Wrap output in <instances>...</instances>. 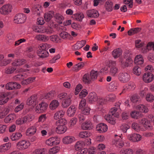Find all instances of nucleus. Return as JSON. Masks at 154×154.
I'll use <instances>...</instances> for the list:
<instances>
[{
    "mask_svg": "<svg viewBox=\"0 0 154 154\" xmlns=\"http://www.w3.org/2000/svg\"><path fill=\"white\" fill-rule=\"evenodd\" d=\"M127 137L128 140L133 142H138L142 139V136L140 134L135 133L128 134Z\"/></svg>",
    "mask_w": 154,
    "mask_h": 154,
    "instance_id": "9d476101",
    "label": "nucleus"
},
{
    "mask_svg": "<svg viewBox=\"0 0 154 154\" xmlns=\"http://www.w3.org/2000/svg\"><path fill=\"white\" fill-rule=\"evenodd\" d=\"M47 152L46 149L38 148L35 149L32 152V154H46Z\"/></svg>",
    "mask_w": 154,
    "mask_h": 154,
    "instance_id": "8fccbe9b",
    "label": "nucleus"
},
{
    "mask_svg": "<svg viewBox=\"0 0 154 154\" xmlns=\"http://www.w3.org/2000/svg\"><path fill=\"white\" fill-rule=\"evenodd\" d=\"M12 5L10 4L4 5L0 8V14L3 15H8L12 11Z\"/></svg>",
    "mask_w": 154,
    "mask_h": 154,
    "instance_id": "39448f33",
    "label": "nucleus"
},
{
    "mask_svg": "<svg viewBox=\"0 0 154 154\" xmlns=\"http://www.w3.org/2000/svg\"><path fill=\"white\" fill-rule=\"evenodd\" d=\"M119 85V83L117 81H113L110 82L109 86V90L113 92L116 91Z\"/></svg>",
    "mask_w": 154,
    "mask_h": 154,
    "instance_id": "a211bd4d",
    "label": "nucleus"
},
{
    "mask_svg": "<svg viewBox=\"0 0 154 154\" xmlns=\"http://www.w3.org/2000/svg\"><path fill=\"white\" fill-rule=\"evenodd\" d=\"M140 115V112L136 110H134L130 113L131 117L134 119H137L139 118Z\"/></svg>",
    "mask_w": 154,
    "mask_h": 154,
    "instance_id": "5fc2aeb1",
    "label": "nucleus"
},
{
    "mask_svg": "<svg viewBox=\"0 0 154 154\" xmlns=\"http://www.w3.org/2000/svg\"><path fill=\"white\" fill-rule=\"evenodd\" d=\"M113 144L117 147L121 148L124 145V142L122 140V138L119 137V138H116L112 141Z\"/></svg>",
    "mask_w": 154,
    "mask_h": 154,
    "instance_id": "aec40b11",
    "label": "nucleus"
},
{
    "mask_svg": "<svg viewBox=\"0 0 154 154\" xmlns=\"http://www.w3.org/2000/svg\"><path fill=\"white\" fill-rule=\"evenodd\" d=\"M35 78L34 77H29L27 79L23 80L21 84L23 85L28 84L33 82L35 79Z\"/></svg>",
    "mask_w": 154,
    "mask_h": 154,
    "instance_id": "6e6d98bb",
    "label": "nucleus"
},
{
    "mask_svg": "<svg viewBox=\"0 0 154 154\" xmlns=\"http://www.w3.org/2000/svg\"><path fill=\"white\" fill-rule=\"evenodd\" d=\"M91 134V133L89 131H85L79 132V136L80 138H85L90 137Z\"/></svg>",
    "mask_w": 154,
    "mask_h": 154,
    "instance_id": "de8ad7c7",
    "label": "nucleus"
},
{
    "mask_svg": "<svg viewBox=\"0 0 154 154\" xmlns=\"http://www.w3.org/2000/svg\"><path fill=\"white\" fill-rule=\"evenodd\" d=\"M119 62L122 66L123 67H127L131 66L133 61L130 57L127 58L125 62L123 61V58L120 57L119 58Z\"/></svg>",
    "mask_w": 154,
    "mask_h": 154,
    "instance_id": "2eb2a0df",
    "label": "nucleus"
},
{
    "mask_svg": "<svg viewBox=\"0 0 154 154\" xmlns=\"http://www.w3.org/2000/svg\"><path fill=\"white\" fill-rule=\"evenodd\" d=\"M131 128L135 131L137 132H140V131H144V128H142L139 124L136 122L132 123Z\"/></svg>",
    "mask_w": 154,
    "mask_h": 154,
    "instance_id": "bb28decb",
    "label": "nucleus"
},
{
    "mask_svg": "<svg viewBox=\"0 0 154 154\" xmlns=\"http://www.w3.org/2000/svg\"><path fill=\"white\" fill-rule=\"evenodd\" d=\"M31 145L30 143L26 140H20L16 144L17 148L20 150H23L29 148Z\"/></svg>",
    "mask_w": 154,
    "mask_h": 154,
    "instance_id": "423d86ee",
    "label": "nucleus"
},
{
    "mask_svg": "<svg viewBox=\"0 0 154 154\" xmlns=\"http://www.w3.org/2000/svg\"><path fill=\"white\" fill-rule=\"evenodd\" d=\"M72 97L71 95L64 92L61 93L58 96V99L62 100V106L64 108L67 107L71 104Z\"/></svg>",
    "mask_w": 154,
    "mask_h": 154,
    "instance_id": "f257e3e1",
    "label": "nucleus"
},
{
    "mask_svg": "<svg viewBox=\"0 0 154 154\" xmlns=\"http://www.w3.org/2000/svg\"><path fill=\"white\" fill-rule=\"evenodd\" d=\"M86 43V41L85 40L78 42L74 46L75 48V49L77 50L81 48L85 45Z\"/></svg>",
    "mask_w": 154,
    "mask_h": 154,
    "instance_id": "37998d69",
    "label": "nucleus"
},
{
    "mask_svg": "<svg viewBox=\"0 0 154 154\" xmlns=\"http://www.w3.org/2000/svg\"><path fill=\"white\" fill-rule=\"evenodd\" d=\"M16 70V68L15 67H8L5 68V72L7 74H10L13 73Z\"/></svg>",
    "mask_w": 154,
    "mask_h": 154,
    "instance_id": "69168bd1",
    "label": "nucleus"
},
{
    "mask_svg": "<svg viewBox=\"0 0 154 154\" xmlns=\"http://www.w3.org/2000/svg\"><path fill=\"white\" fill-rule=\"evenodd\" d=\"M65 113V111L63 110H60L57 111L54 116V118L57 120L63 117Z\"/></svg>",
    "mask_w": 154,
    "mask_h": 154,
    "instance_id": "2f4dec72",
    "label": "nucleus"
},
{
    "mask_svg": "<svg viewBox=\"0 0 154 154\" xmlns=\"http://www.w3.org/2000/svg\"><path fill=\"white\" fill-rule=\"evenodd\" d=\"M54 17L57 22L60 24H62L64 18L61 14L59 13L56 14L54 16Z\"/></svg>",
    "mask_w": 154,
    "mask_h": 154,
    "instance_id": "a18cd8bd",
    "label": "nucleus"
},
{
    "mask_svg": "<svg viewBox=\"0 0 154 154\" xmlns=\"http://www.w3.org/2000/svg\"><path fill=\"white\" fill-rule=\"evenodd\" d=\"M51 47V45L49 44L43 43L38 45L37 51H47V50Z\"/></svg>",
    "mask_w": 154,
    "mask_h": 154,
    "instance_id": "473e14b6",
    "label": "nucleus"
},
{
    "mask_svg": "<svg viewBox=\"0 0 154 154\" xmlns=\"http://www.w3.org/2000/svg\"><path fill=\"white\" fill-rule=\"evenodd\" d=\"M60 150V147L58 146H54L51 148L50 149L48 150L49 154H56Z\"/></svg>",
    "mask_w": 154,
    "mask_h": 154,
    "instance_id": "4d7b16f0",
    "label": "nucleus"
},
{
    "mask_svg": "<svg viewBox=\"0 0 154 154\" xmlns=\"http://www.w3.org/2000/svg\"><path fill=\"white\" fill-rule=\"evenodd\" d=\"M113 4L112 2L108 0L106 1L105 4L106 10L108 12L112 11L113 9Z\"/></svg>",
    "mask_w": 154,
    "mask_h": 154,
    "instance_id": "e433bc0d",
    "label": "nucleus"
},
{
    "mask_svg": "<svg viewBox=\"0 0 154 154\" xmlns=\"http://www.w3.org/2000/svg\"><path fill=\"white\" fill-rule=\"evenodd\" d=\"M35 118V116L32 114L27 115L23 118L24 120V122H25V123L32 121Z\"/></svg>",
    "mask_w": 154,
    "mask_h": 154,
    "instance_id": "79ce46f5",
    "label": "nucleus"
},
{
    "mask_svg": "<svg viewBox=\"0 0 154 154\" xmlns=\"http://www.w3.org/2000/svg\"><path fill=\"white\" fill-rule=\"evenodd\" d=\"M136 109L142 112L146 113L149 111L147 107L143 104H140L136 107Z\"/></svg>",
    "mask_w": 154,
    "mask_h": 154,
    "instance_id": "4c0bfd02",
    "label": "nucleus"
},
{
    "mask_svg": "<svg viewBox=\"0 0 154 154\" xmlns=\"http://www.w3.org/2000/svg\"><path fill=\"white\" fill-rule=\"evenodd\" d=\"M25 60L23 59H19L14 60L12 63V65L14 66H19L25 63Z\"/></svg>",
    "mask_w": 154,
    "mask_h": 154,
    "instance_id": "49530a36",
    "label": "nucleus"
},
{
    "mask_svg": "<svg viewBox=\"0 0 154 154\" xmlns=\"http://www.w3.org/2000/svg\"><path fill=\"white\" fill-rule=\"evenodd\" d=\"M139 123L142 128H144V131L146 130H151L153 127L149 121L145 118H143L139 121Z\"/></svg>",
    "mask_w": 154,
    "mask_h": 154,
    "instance_id": "0eeeda50",
    "label": "nucleus"
},
{
    "mask_svg": "<svg viewBox=\"0 0 154 154\" xmlns=\"http://www.w3.org/2000/svg\"><path fill=\"white\" fill-rule=\"evenodd\" d=\"M37 129L35 126H32L28 128L26 131L27 135L34 134L36 132Z\"/></svg>",
    "mask_w": 154,
    "mask_h": 154,
    "instance_id": "72a5a7b5",
    "label": "nucleus"
},
{
    "mask_svg": "<svg viewBox=\"0 0 154 154\" xmlns=\"http://www.w3.org/2000/svg\"><path fill=\"white\" fill-rule=\"evenodd\" d=\"M22 136V135L20 132H16L13 133L11 135L10 138L12 141H17L20 139Z\"/></svg>",
    "mask_w": 154,
    "mask_h": 154,
    "instance_id": "c756f323",
    "label": "nucleus"
},
{
    "mask_svg": "<svg viewBox=\"0 0 154 154\" xmlns=\"http://www.w3.org/2000/svg\"><path fill=\"white\" fill-rule=\"evenodd\" d=\"M86 14L88 17L94 18H97L99 15L98 11L94 9L87 11H86Z\"/></svg>",
    "mask_w": 154,
    "mask_h": 154,
    "instance_id": "412c9836",
    "label": "nucleus"
},
{
    "mask_svg": "<svg viewBox=\"0 0 154 154\" xmlns=\"http://www.w3.org/2000/svg\"><path fill=\"white\" fill-rule=\"evenodd\" d=\"M81 128L84 130H90L93 128V125L90 120H87L82 124Z\"/></svg>",
    "mask_w": 154,
    "mask_h": 154,
    "instance_id": "f3484780",
    "label": "nucleus"
},
{
    "mask_svg": "<svg viewBox=\"0 0 154 154\" xmlns=\"http://www.w3.org/2000/svg\"><path fill=\"white\" fill-rule=\"evenodd\" d=\"M27 17L26 15L23 13H19L16 14L14 17V21L17 24H22L26 21Z\"/></svg>",
    "mask_w": 154,
    "mask_h": 154,
    "instance_id": "6e6552de",
    "label": "nucleus"
},
{
    "mask_svg": "<svg viewBox=\"0 0 154 154\" xmlns=\"http://www.w3.org/2000/svg\"><path fill=\"white\" fill-rule=\"evenodd\" d=\"M42 6L39 4L34 5L32 8V11L35 12V14H38L41 11Z\"/></svg>",
    "mask_w": 154,
    "mask_h": 154,
    "instance_id": "13d9d810",
    "label": "nucleus"
},
{
    "mask_svg": "<svg viewBox=\"0 0 154 154\" xmlns=\"http://www.w3.org/2000/svg\"><path fill=\"white\" fill-rule=\"evenodd\" d=\"M37 54L39 57L43 58L48 57L49 55V53L47 51H37Z\"/></svg>",
    "mask_w": 154,
    "mask_h": 154,
    "instance_id": "c9c22d12",
    "label": "nucleus"
},
{
    "mask_svg": "<svg viewBox=\"0 0 154 154\" xmlns=\"http://www.w3.org/2000/svg\"><path fill=\"white\" fill-rule=\"evenodd\" d=\"M59 36L61 38L64 40L69 39L71 37V35L69 34L65 31L60 33L59 34Z\"/></svg>",
    "mask_w": 154,
    "mask_h": 154,
    "instance_id": "09e8293b",
    "label": "nucleus"
},
{
    "mask_svg": "<svg viewBox=\"0 0 154 154\" xmlns=\"http://www.w3.org/2000/svg\"><path fill=\"white\" fill-rule=\"evenodd\" d=\"M118 78L121 82L125 83L130 80L131 77L129 72L123 71L121 72L119 74Z\"/></svg>",
    "mask_w": 154,
    "mask_h": 154,
    "instance_id": "20e7f679",
    "label": "nucleus"
},
{
    "mask_svg": "<svg viewBox=\"0 0 154 154\" xmlns=\"http://www.w3.org/2000/svg\"><path fill=\"white\" fill-rule=\"evenodd\" d=\"M122 51L119 48L114 49L112 52V55L114 59H117L122 54Z\"/></svg>",
    "mask_w": 154,
    "mask_h": 154,
    "instance_id": "393cba45",
    "label": "nucleus"
},
{
    "mask_svg": "<svg viewBox=\"0 0 154 154\" xmlns=\"http://www.w3.org/2000/svg\"><path fill=\"white\" fill-rule=\"evenodd\" d=\"M32 29L36 32L45 33L49 35L53 34L54 32L53 29L49 26L46 27L35 25L32 26Z\"/></svg>",
    "mask_w": 154,
    "mask_h": 154,
    "instance_id": "f03ea898",
    "label": "nucleus"
},
{
    "mask_svg": "<svg viewBox=\"0 0 154 154\" xmlns=\"http://www.w3.org/2000/svg\"><path fill=\"white\" fill-rule=\"evenodd\" d=\"M96 129L100 133L105 132L108 129L107 125L103 123L98 124L96 126Z\"/></svg>",
    "mask_w": 154,
    "mask_h": 154,
    "instance_id": "4be33fe9",
    "label": "nucleus"
},
{
    "mask_svg": "<svg viewBox=\"0 0 154 154\" xmlns=\"http://www.w3.org/2000/svg\"><path fill=\"white\" fill-rule=\"evenodd\" d=\"M60 103L57 100H52L50 103L49 107L50 109L53 110L56 109L59 106Z\"/></svg>",
    "mask_w": 154,
    "mask_h": 154,
    "instance_id": "cd10ccee",
    "label": "nucleus"
},
{
    "mask_svg": "<svg viewBox=\"0 0 154 154\" xmlns=\"http://www.w3.org/2000/svg\"><path fill=\"white\" fill-rule=\"evenodd\" d=\"M38 102L37 96L33 95L28 98L26 103L28 106L34 107Z\"/></svg>",
    "mask_w": 154,
    "mask_h": 154,
    "instance_id": "9b49d317",
    "label": "nucleus"
},
{
    "mask_svg": "<svg viewBox=\"0 0 154 154\" xmlns=\"http://www.w3.org/2000/svg\"><path fill=\"white\" fill-rule=\"evenodd\" d=\"M15 39V36L14 34H9L7 35L6 40L10 44H12Z\"/></svg>",
    "mask_w": 154,
    "mask_h": 154,
    "instance_id": "a19ab883",
    "label": "nucleus"
},
{
    "mask_svg": "<svg viewBox=\"0 0 154 154\" xmlns=\"http://www.w3.org/2000/svg\"><path fill=\"white\" fill-rule=\"evenodd\" d=\"M134 62L137 65L143 64L144 62V59L142 56L140 54L136 55L134 60Z\"/></svg>",
    "mask_w": 154,
    "mask_h": 154,
    "instance_id": "7c9ffc66",
    "label": "nucleus"
},
{
    "mask_svg": "<svg viewBox=\"0 0 154 154\" xmlns=\"http://www.w3.org/2000/svg\"><path fill=\"white\" fill-rule=\"evenodd\" d=\"M47 117L46 114H42L39 117L37 123H42L45 121Z\"/></svg>",
    "mask_w": 154,
    "mask_h": 154,
    "instance_id": "338daca9",
    "label": "nucleus"
},
{
    "mask_svg": "<svg viewBox=\"0 0 154 154\" xmlns=\"http://www.w3.org/2000/svg\"><path fill=\"white\" fill-rule=\"evenodd\" d=\"M135 87L136 85L134 83L132 82H130L125 85V88L129 90H133Z\"/></svg>",
    "mask_w": 154,
    "mask_h": 154,
    "instance_id": "bf43d9fd",
    "label": "nucleus"
},
{
    "mask_svg": "<svg viewBox=\"0 0 154 154\" xmlns=\"http://www.w3.org/2000/svg\"><path fill=\"white\" fill-rule=\"evenodd\" d=\"M75 19L78 21H81L84 18V16L82 13H77L75 14Z\"/></svg>",
    "mask_w": 154,
    "mask_h": 154,
    "instance_id": "774afa93",
    "label": "nucleus"
},
{
    "mask_svg": "<svg viewBox=\"0 0 154 154\" xmlns=\"http://www.w3.org/2000/svg\"><path fill=\"white\" fill-rule=\"evenodd\" d=\"M120 152V154H134L133 150L131 148L123 149Z\"/></svg>",
    "mask_w": 154,
    "mask_h": 154,
    "instance_id": "864d4df0",
    "label": "nucleus"
},
{
    "mask_svg": "<svg viewBox=\"0 0 154 154\" xmlns=\"http://www.w3.org/2000/svg\"><path fill=\"white\" fill-rule=\"evenodd\" d=\"M11 146V143L8 142L0 146V152H4L8 150Z\"/></svg>",
    "mask_w": 154,
    "mask_h": 154,
    "instance_id": "c85d7f7f",
    "label": "nucleus"
},
{
    "mask_svg": "<svg viewBox=\"0 0 154 154\" xmlns=\"http://www.w3.org/2000/svg\"><path fill=\"white\" fill-rule=\"evenodd\" d=\"M116 118L114 116L108 113L105 115L104 118L105 120L109 123L112 125H114L116 123Z\"/></svg>",
    "mask_w": 154,
    "mask_h": 154,
    "instance_id": "dca6fc26",
    "label": "nucleus"
},
{
    "mask_svg": "<svg viewBox=\"0 0 154 154\" xmlns=\"http://www.w3.org/2000/svg\"><path fill=\"white\" fill-rule=\"evenodd\" d=\"M77 108L74 105H71L67 109L66 114L69 117L73 116L76 111Z\"/></svg>",
    "mask_w": 154,
    "mask_h": 154,
    "instance_id": "6ab92c4d",
    "label": "nucleus"
},
{
    "mask_svg": "<svg viewBox=\"0 0 154 154\" xmlns=\"http://www.w3.org/2000/svg\"><path fill=\"white\" fill-rule=\"evenodd\" d=\"M82 80L85 84H89L91 82V80L89 74H85L83 76Z\"/></svg>",
    "mask_w": 154,
    "mask_h": 154,
    "instance_id": "680f3d73",
    "label": "nucleus"
},
{
    "mask_svg": "<svg viewBox=\"0 0 154 154\" xmlns=\"http://www.w3.org/2000/svg\"><path fill=\"white\" fill-rule=\"evenodd\" d=\"M154 79V75L150 72L144 73L142 77L143 81L145 83H149L152 82Z\"/></svg>",
    "mask_w": 154,
    "mask_h": 154,
    "instance_id": "ddd939ff",
    "label": "nucleus"
},
{
    "mask_svg": "<svg viewBox=\"0 0 154 154\" xmlns=\"http://www.w3.org/2000/svg\"><path fill=\"white\" fill-rule=\"evenodd\" d=\"M75 147L76 150L81 149L82 148L84 147V141L80 140L77 142L75 145Z\"/></svg>",
    "mask_w": 154,
    "mask_h": 154,
    "instance_id": "3c124183",
    "label": "nucleus"
},
{
    "mask_svg": "<svg viewBox=\"0 0 154 154\" xmlns=\"http://www.w3.org/2000/svg\"><path fill=\"white\" fill-rule=\"evenodd\" d=\"M67 123V121L64 118H62L56 121L55 123L56 133L58 134H62L65 132L67 130V128L65 125Z\"/></svg>",
    "mask_w": 154,
    "mask_h": 154,
    "instance_id": "7ed1b4c3",
    "label": "nucleus"
},
{
    "mask_svg": "<svg viewBox=\"0 0 154 154\" xmlns=\"http://www.w3.org/2000/svg\"><path fill=\"white\" fill-rule=\"evenodd\" d=\"M8 98L6 94H4L0 96V105L5 104L8 101Z\"/></svg>",
    "mask_w": 154,
    "mask_h": 154,
    "instance_id": "c03bdc74",
    "label": "nucleus"
},
{
    "mask_svg": "<svg viewBox=\"0 0 154 154\" xmlns=\"http://www.w3.org/2000/svg\"><path fill=\"white\" fill-rule=\"evenodd\" d=\"M48 106V104L47 103L42 101L36 106L35 111L38 113H43L46 111Z\"/></svg>",
    "mask_w": 154,
    "mask_h": 154,
    "instance_id": "1a4fd4ad",
    "label": "nucleus"
},
{
    "mask_svg": "<svg viewBox=\"0 0 154 154\" xmlns=\"http://www.w3.org/2000/svg\"><path fill=\"white\" fill-rule=\"evenodd\" d=\"M16 117V115L15 114H10L5 118L4 122L6 123L11 122Z\"/></svg>",
    "mask_w": 154,
    "mask_h": 154,
    "instance_id": "f704fd0d",
    "label": "nucleus"
},
{
    "mask_svg": "<svg viewBox=\"0 0 154 154\" xmlns=\"http://www.w3.org/2000/svg\"><path fill=\"white\" fill-rule=\"evenodd\" d=\"M54 15V11H49L45 14L44 17L46 21H49L52 18Z\"/></svg>",
    "mask_w": 154,
    "mask_h": 154,
    "instance_id": "ea45409f",
    "label": "nucleus"
},
{
    "mask_svg": "<svg viewBox=\"0 0 154 154\" xmlns=\"http://www.w3.org/2000/svg\"><path fill=\"white\" fill-rule=\"evenodd\" d=\"M89 102L91 103H93L97 100V96L95 92H91L88 95Z\"/></svg>",
    "mask_w": 154,
    "mask_h": 154,
    "instance_id": "58836bf2",
    "label": "nucleus"
},
{
    "mask_svg": "<svg viewBox=\"0 0 154 154\" xmlns=\"http://www.w3.org/2000/svg\"><path fill=\"white\" fill-rule=\"evenodd\" d=\"M35 38L38 41L43 42H48L49 39V36L45 34L37 35Z\"/></svg>",
    "mask_w": 154,
    "mask_h": 154,
    "instance_id": "b1692460",
    "label": "nucleus"
},
{
    "mask_svg": "<svg viewBox=\"0 0 154 154\" xmlns=\"http://www.w3.org/2000/svg\"><path fill=\"white\" fill-rule=\"evenodd\" d=\"M85 64L83 62L79 63L75 65L73 67V70L75 71H78L82 69L84 66Z\"/></svg>",
    "mask_w": 154,
    "mask_h": 154,
    "instance_id": "052dcab7",
    "label": "nucleus"
},
{
    "mask_svg": "<svg viewBox=\"0 0 154 154\" xmlns=\"http://www.w3.org/2000/svg\"><path fill=\"white\" fill-rule=\"evenodd\" d=\"M133 73L137 75H140L141 73V68L138 66H134L133 69Z\"/></svg>",
    "mask_w": 154,
    "mask_h": 154,
    "instance_id": "e2e57ef3",
    "label": "nucleus"
},
{
    "mask_svg": "<svg viewBox=\"0 0 154 154\" xmlns=\"http://www.w3.org/2000/svg\"><path fill=\"white\" fill-rule=\"evenodd\" d=\"M89 75L91 80H94L97 78L98 72L94 70H92Z\"/></svg>",
    "mask_w": 154,
    "mask_h": 154,
    "instance_id": "0e129e2a",
    "label": "nucleus"
},
{
    "mask_svg": "<svg viewBox=\"0 0 154 154\" xmlns=\"http://www.w3.org/2000/svg\"><path fill=\"white\" fill-rule=\"evenodd\" d=\"M75 140V137L72 136H67L63 138L62 141L65 144L71 143Z\"/></svg>",
    "mask_w": 154,
    "mask_h": 154,
    "instance_id": "a878e982",
    "label": "nucleus"
},
{
    "mask_svg": "<svg viewBox=\"0 0 154 154\" xmlns=\"http://www.w3.org/2000/svg\"><path fill=\"white\" fill-rule=\"evenodd\" d=\"M55 92L54 91H51L49 93L45 94L40 97V99L41 100L43 99H47L50 100L52 99L54 97Z\"/></svg>",
    "mask_w": 154,
    "mask_h": 154,
    "instance_id": "5701e85b",
    "label": "nucleus"
},
{
    "mask_svg": "<svg viewBox=\"0 0 154 154\" xmlns=\"http://www.w3.org/2000/svg\"><path fill=\"white\" fill-rule=\"evenodd\" d=\"M110 63L112 64V66H111L109 70L110 74L112 76H115L118 72V68L116 66V62L114 61H111Z\"/></svg>",
    "mask_w": 154,
    "mask_h": 154,
    "instance_id": "4468645a",
    "label": "nucleus"
},
{
    "mask_svg": "<svg viewBox=\"0 0 154 154\" xmlns=\"http://www.w3.org/2000/svg\"><path fill=\"white\" fill-rule=\"evenodd\" d=\"M117 110V108L116 107H113L110 109L109 113L114 116L116 118H118L119 115V113L118 112H116Z\"/></svg>",
    "mask_w": 154,
    "mask_h": 154,
    "instance_id": "603ef678",
    "label": "nucleus"
},
{
    "mask_svg": "<svg viewBox=\"0 0 154 154\" xmlns=\"http://www.w3.org/2000/svg\"><path fill=\"white\" fill-rule=\"evenodd\" d=\"M60 142L59 138L55 136L52 137L46 140L45 143L48 146H52L53 145L58 144Z\"/></svg>",
    "mask_w": 154,
    "mask_h": 154,
    "instance_id": "f8f14e48",
    "label": "nucleus"
}]
</instances>
